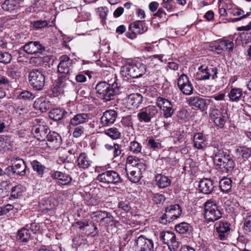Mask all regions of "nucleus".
I'll list each match as a JSON object with an SVG mask.
<instances>
[{
    "mask_svg": "<svg viewBox=\"0 0 251 251\" xmlns=\"http://www.w3.org/2000/svg\"><path fill=\"white\" fill-rule=\"evenodd\" d=\"M181 213V208L179 204L171 205L165 208V213L162 215L161 218L162 220H165L166 222H170L179 217Z\"/></svg>",
    "mask_w": 251,
    "mask_h": 251,
    "instance_id": "1a4fd4ad",
    "label": "nucleus"
},
{
    "mask_svg": "<svg viewBox=\"0 0 251 251\" xmlns=\"http://www.w3.org/2000/svg\"><path fill=\"white\" fill-rule=\"evenodd\" d=\"M214 188L213 181L210 178H203L199 182V189L204 194H211Z\"/></svg>",
    "mask_w": 251,
    "mask_h": 251,
    "instance_id": "aec40b11",
    "label": "nucleus"
},
{
    "mask_svg": "<svg viewBox=\"0 0 251 251\" xmlns=\"http://www.w3.org/2000/svg\"><path fill=\"white\" fill-rule=\"evenodd\" d=\"M76 163L77 167L80 169L86 170L91 166L93 161L87 154L81 152L77 157Z\"/></svg>",
    "mask_w": 251,
    "mask_h": 251,
    "instance_id": "412c9836",
    "label": "nucleus"
},
{
    "mask_svg": "<svg viewBox=\"0 0 251 251\" xmlns=\"http://www.w3.org/2000/svg\"><path fill=\"white\" fill-rule=\"evenodd\" d=\"M60 63L58 65V73L61 75L58 78H65L69 77L70 67L72 65V60L67 55H63L60 57Z\"/></svg>",
    "mask_w": 251,
    "mask_h": 251,
    "instance_id": "9b49d317",
    "label": "nucleus"
},
{
    "mask_svg": "<svg viewBox=\"0 0 251 251\" xmlns=\"http://www.w3.org/2000/svg\"><path fill=\"white\" fill-rule=\"evenodd\" d=\"M188 104L193 109H198L201 111L207 109L210 103V100L198 96L191 97L187 99Z\"/></svg>",
    "mask_w": 251,
    "mask_h": 251,
    "instance_id": "9d476101",
    "label": "nucleus"
},
{
    "mask_svg": "<svg viewBox=\"0 0 251 251\" xmlns=\"http://www.w3.org/2000/svg\"><path fill=\"white\" fill-rule=\"evenodd\" d=\"M193 147L198 150H203L207 147V141L206 136L201 132L194 134L193 138Z\"/></svg>",
    "mask_w": 251,
    "mask_h": 251,
    "instance_id": "a211bd4d",
    "label": "nucleus"
},
{
    "mask_svg": "<svg viewBox=\"0 0 251 251\" xmlns=\"http://www.w3.org/2000/svg\"><path fill=\"white\" fill-rule=\"evenodd\" d=\"M159 238L164 244H166L171 251H174L178 247L179 243L176 239L174 232L172 231H161Z\"/></svg>",
    "mask_w": 251,
    "mask_h": 251,
    "instance_id": "39448f33",
    "label": "nucleus"
},
{
    "mask_svg": "<svg viewBox=\"0 0 251 251\" xmlns=\"http://www.w3.org/2000/svg\"><path fill=\"white\" fill-rule=\"evenodd\" d=\"M96 179L105 184H118L122 182V179L118 173L114 171H107L99 174Z\"/></svg>",
    "mask_w": 251,
    "mask_h": 251,
    "instance_id": "20e7f679",
    "label": "nucleus"
},
{
    "mask_svg": "<svg viewBox=\"0 0 251 251\" xmlns=\"http://www.w3.org/2000/svg\"><path fill=\"white\" fill-rule=\"evenodd\" d=\"M155 181L157 185L160 188H165L169 186L171 181L169 177L162 174H157L156 175Z\"/></svg>",
    "mask_w": 251,
    "mask_h": 251,
    "instance_id": "c9c22d12",
    "label": "nucleus"
},
{
    "mask_svg": "<svg viewBox=\"0 0 251 251\" xmlns=\"http://www.w3.org/2000/svg\"><path fill=\"white\" fill-rule=\"evenodd\" d=\"M230 13L234 16H239V18H232L230 20V22H236L250 15V12H247L245 14V12L241 9L238 7H234L229 10Z\"/></svg>",
    "mask_w": 251,
    "mask_h": 251,
    "instance_id": "7c9ffc66",
    "label": "nucleus"
},
{
    "mask_svg": "<svg viewBox=\"0 0 251 251\" xmlns=\"http://www.w3.org/2000/svg\"><path fill=\"white\" fill-rule=\"evenodd\" d=\"M67 112L59 108L52 109L49 113V117L54 121H59L62 119Z\"/></svg>",
    "mask_w": 251,
    "mask_h": 251,
    "instance_id": "ea45409f",
    "label": "nucleus"
},
{
    "mask_svg": "<svg viewBox=\"0 0 251 251\" xmlns=\"http://www.w3.org/2000/svg\"><path fill=\"white\" fill-rule=\"evenodd\" d=\"M33 106L36 110H40L42 112H45L50 107V103L46 97H41L34 101Z\"/></svg>",
    "mask_w": 251,
    "mask_h": 251,
    "instance_id": "5701e85b",
    "label": "nucleus"
},
{
    "mask_svg": "<svg viewBox=\"0 0 251 251\" xmlns=\"http://www.w3.org/2000/svg\"><path fill=\"white\" fill-rule=\"evenodd\" d=\"M142 150V145L137 141L134 140L131 141L128 145V151L134 154H138L141 153Z\"/></svg>",
    "mask_w": 251,
    "mask_h": 251,
    "instance_id": "a18cd8bd",
    "label": "nucleus"
},
{
    "mask_svg": "<svg viewBox=\"0 0 251 251\" xmlns=\"http://www.w3.org/2000/svg\"><path fill=\"white\" fill-rule=\"evenodd\" d=\"M17 239L22 242H27L30 239V233L27 228L23 227L19 230L17 234Z\"/></svg>",
    "mask_w": 251,
    "mask_h": 251,
    "instance_id": "4c0bfd02",
    "label": "nucleus"
},
{
    "mask_svg": "<svg viewBox=\"0 0 251 251\" xmlns=\"http://www.w3.org/2000/svg\"><path fill=\"white\" fill-rule=\"evenodd\" d=\"M89 120V117L88 114L78 113L70 120V124L72 126H77L88 122Z\"/></svg>",
    "mask_w": 251,
    "mask_h": 251,
    "instance_id": "cd10ccee",
    "label": "nucleus"
},
{
    "mask_svg": "<svg viewBox=\"0 0 251 251\" xmlns=\"http://www.w3.org/2000/svg\"><path fill=\"white\" fill-rule=\"evenodd\" d=\"M132 196L128 194L126 197L119 200L118 207L119 209L125 211L129 212L131 209V202Z\"/></svg>",
    "mask_w": 251,
    "mask_h": 251,
    "instance_id": "c756f323",
    "label": "nucleus"
},
{
    "mask_svg": "<svg viewBox=\"0 0 251 251\" xmlns=\"http://www.w3.org/2000/svg\"><path fill=\"white\" fill-rule=\"evenodd\" d=\"M156 103L163 110L164 117L168 118L172 116L174 110L170 101L165 98L158 97L157 99Z\"/></svg>",
    "mask_w": 251,
    "mask_h": 251,
    "instance_id": "f8f14e48",
    "label": "nucleus"
},
{
    "mask_svg": "<svg viewBox=\"0 0 251 251\" xmlns=\"http://www.w3.org/2000/svg\"><path fill=\"white\" fill-rule=\"evenodd\" d=\"M136 251H154L153 241L141 235L135 239Z\"/></svg>",
    "mask_w": 251,
    "mask_h": 251,
    "instance_id": "0eeeda50",
    "label": "nucleus"
},
{
    "mask_svg": "<svg viewBox=\"0 0 251 251\" xmlns=\"http://www.w3.org/2000/svg\"><path fill=\"white\" fill-rule=\"evenodd\" d=\"M214 162L223 172L226 173L232 171L235 165L231 156L229 154L225 155L221 153L215 154L214 157Z\"/></svg>",
    "mask_w": 251,
    "mask_h": 251,
    "instance_id": "f03ea898",
    "label": "nucleus"
},
{
    "mask_svg": "<svg viewBox=\"0 0 251 251\" xmlns=\"http://www.w3.org/2000/svg\"><path fill=\"white\" fill-rule=\"evenodd\" d=\"M84 128L82 126H76L73 132V136L75 138H78L84 133Z\"/></svg>",
    "mask_w": 251,
    "mask_h": 251,
    "instance_id": "052dcab7",
    "label": "nucleus"
},
{
    "mask_svg": "<svg viewBox=\"0 0 251 251\" xmlns=\"http://www.w3.org/2000/svg\"><path fill=\"white\" fill-rule=\"evenodd\" d=\"M148 146L153 150L159 149L161 148L160 143L157 140H155L152 137L149 138Z\"/></svg>",
    "mask_w": 251,
    "mask_h": 251,
    "instance_id": "4d7b16f0",
    "label": "nucleus"
},
{
    "mask_svg": "<svg viewBox=\"0 0 251 251\" xmlns=\"http://www.w3.org/2000/svg\"><path fill=\"white\" fill-rule=\"evenodd\" d=\"M104 92L98 95V97L100 99H102L104 101H110L114 99L115 96L113 95L112 91L110 90V87L105 90Z\"/></svg>",
    "mask_w": 251,
    "mask_h": 251,
    "instance_id": "09e8293b",
    "label": "nucleus"
},
{
    "mask_svg": "<svg viewBox=\"0 0 251 251\" xmlns=\"http://www.w3.org/2000/svg\"><path fill=\"white\" fill-rule=\"evenodd\" d=\"M25 228H27L29 230H30L33 233H35L39 229V226L36 223H32L29 225L27 224Z\"/></svg>",
    "mask_w": 251,
    "mask_h": 251,
    "instance_id": "338daca9",
    "label": "nucleus"
},
{
    "mask_svg": "<svg viewBox=\"0 0 251 251\" xmlns=\"http://www.w3.org/2000/svg\"><path fill=\"white\" fill-rule=\"evenodd\" d=\"M19 98L23 100L30 101L34 99L35 96L29 91H24L19 94Z\"/></svg>",
    "mask_w": 251,
    "mask_h": 251,
    "instance_id": "3c124183",
    "label": "nucleus"
},
{
    "mask_svg": "<svg viewBox=\"0 0 251 251\" xmlns=\"http://www.w3.org/2000/svg\"><path fill=\"white\" fill-rule=\"evenodd\" d=\"M130 66H123L121 67L120 74L121 77H126L127 78H131L129 76L128 74H130Z\"/></svg>",
    "mask_w": 251,
    "mask_h": 251,
    "instance_id": "680f3d73",
    "label": "nucleus"
},
{
    "mask_svg": "<svg viewBox=\"0 0 251 251\" xmlns=\"http://www.w3.org/2000/svg\"><path fill=\"white\" fill-rule=\"evenodd\" d=\"M110 87V84L107 83L105 81H101L98 83L96 86V90L99 95L100 93L104 92V91L109 88Z\"/></svg>",
    "mask_w": 251,
    "mask_h": 251,
    "instance_id": "603ef678",
    "label": "nucleus"
},
{
    "mask_svg": "<svg viewBox=\"0 0 251 251\" xmlns=\"http://www.w3.org/2000/svg\"><path fill=\"white\" fill-rule=\"evenodd\" d=\"M215 226L218 236L221 240H224L230 229V225L226 222L220 221L215 224Z\"/></svg>",
    "mask_w": 251,
    "mask_h": 251,
    "instance_id": "6ab92c4d",
    "label": "nucleus"
},
{
    "mask_svg": "<svg viewBox=\"0 0 251 251\" xmlns=\"http://www.w3.org/2000/svg\"><path fill=\"white\" fill-rule=\"evenodd\" d=\"M29 83L36 90H40L45 85V79H29Z\"/></svg>",
    "mask_w": 251,
    "mask_h": 251,
    "instance_id": "8fccbe9b",
    "label": "nucleus"
},
{
    "mask_svg": "<svg viewBox=\"0 0 251 251\" xmlns=\"http://www.w3.org/2000/svg\"><path fill=\"white\" fill-rule=\"evenodd\" d=\"M51 177L53 179H57L59 183L64 185L70 184L72 180V178L70 175L57 171L52 174Z\"/></svg>",
    "mask_w": 251,
    "mask_h": 251,
    "instance_id": "bb28decb",
    "label": "nucleus"
},
{
    "mask_svg": "<svg viewBox=\"0 0 251 251\" xmlns=\"http://www.w3.org/2000/svg\"><path fill=\"white\" fill-rule=\"evenodd\" d=\"M117 116V112L114 110H108L104 112L101 117V122L103 126H108L115 121Z\"/></svg>",
    "mask_w": 251,
    "mask_h": 251,
    "instance_id": "4be33fe9",
    "label": "nucleus"
},
{
    "mask_svg": "<svg viewBox=\"0 0 251 251\" xmlns=\"http://www.w3.org/2000/svg\"><path fill=\"white\" fill-rule=\"evenodd\" d=\"M12 59L11 55L7 52L0 51V62L3 64H8Z\"/></svg>",
    "mask_w": 251,
    "mask_h": 251,
    "instance_id": "5fc2aeb1",
    "label": "nucleus"
},
{
    "mask_svg": "<svg viewBox=\"0 0 251 251\" xmlns=\"http://www.w3.org/2000/svg\"><path fill=\"white\" fill-rule=\"evenodd\" d=\"M234 47L233 42L228 40L220 41L219 44L214 47V50L218 54L221 53L224 50L232 51Z\"/></svg>",
    "mask_w": 251,
    "mask_h": 251,
    "instance_id": "b1692460",
    "label": "nucleus"
},
{
    "mask_svg": "<svg viewBox=\"0 0 251 251\" xmlns=\"http://www.w3.org/2000/svg\"><path fill=\"white\" fill-rule=\"evenodd\" d=\"M244 229L251 232V215H248L244 218Z\"/></svg>",
    "mask_w": 251,
    "mask_h": 251,
    "instance_id": "bf43d9fd",
    "label": "nucleus"
},
{
    "mask_svg": "<svg viewBox=\"0 0 251 251\" xmlns=\"http://www.w3.org/2000/svg\"><path fill=\"white\" fill-rule=\"evenodd\" d=\"M210 117L216 126L222 128L227 119V112L224 109L213 108L210 113Z\"/></svg>",
    "mask_w": 251,
    "mask_h": 251,
    "instance_id": "423d86ee",
    "label": "nucleus"
},
{
    "mask_svg": "<svg viewBox=\"0 0 251 251\" xmlns=\"http://www.w3.org/2000/svg\"><path fill=\"white\" fill-rule=\"evenodd\" d=\"M39 204L43 211H48L53 209L55 206L53 199L52 198H43Z\"/></svg>",
    "mask_w": 251,
    "mask_h": 251,
    "instance_id": "e433bc0d",
    "label": "nucleus"
},
{
    "mask_svg": "<svg viewBox=\"0 0 251 251\" xmlns=\"http://www.w3.org/2000/svg\"><path fill=\"white\" fill-rule=\"evenodd\" d=\"M1 7L4 10L12 11L18 9L19 5L13 0H5L2 4Z\"/></svg>",
    "mask_w": 251,
    "mask_h": 251,
    "instance_id": "de8ad7c7",
    "label": "nucleus"
},
{
    "mask_svg": "<svg viewBox=\"0 0 251 251\" xmlns=\"http://www.w3.org/2000/svg\"><path fill=\"white\" fill-rule=\"evenodd\" d=\"M25 191V188L20 184L13 187L11 191V195L9 199L10 200L18 199L22 196L23 193Z\"/></svg>",
    "mask_w": 251,
    "mask_h": 251,
    "instance_id": "37998d69",
    "label": "nucleus"
},
{
    "mask_svg": "<svg viewBox=\"0 0 251 251\" xmlns=\"http://www.w3.org/2000/svg\"><path fill=\"white\" fill-rule=\"evenodd\" d=\"M24 51L29 54L42 53L45 51L44 47L38 42L30 41L26 43L24 46Z\"/></svg>",
    "mask_w": 251,
    "mask_h": 251,
    "instance_id": "2eb2a0df",
    "label": "nucleus"
},
{
    "mask_svg": "<svg viewBox=\"0 0 251 251\" xmlns=\"http://www.w3.org/2000/svg\"><path fill=\"white\" fill-rule=\"evenodd\" d=\"M232 180L228 178L224 177L219 182V187L224 193H228L231 188Z\"/></svg>",
    "mask_w": 251,
    "mask_h": 251,
    "instance_id": "79ce46f5",
    "label": "nucleus"
},
{
    "mask_svg": "<svg viewBox=\"0 0 251 251\" xmlns=\"http://www.w3.org/2000/svg\"><path fill=\"white\" fill-rule=\"evenodd\" d=\"M114 217L112 214L107 211L106 212L104 217L100 219V222L103 223L106 226H110L112 222H113Z\"/></svg>",
    "mask_w": 251,
    "mask_h": 251,
    "instance_id": "864d4df0",
    "label": "nucleus"
},
{
    "mask_svg": "<svg viewBox=\"0 0 251 251\" xmlns=\"http://www.w3.org/2000/svg\"><path fill=\"white\" fill-rule=\"evenodd\" d=\"M129 29L136 34H142L147 30V27L144 26V23L140 21H137L130 24Z\"/></svg>",
    "mask_w": 251,
    "mask_h": 251,
    "instance_id": "f704fd0d",
    "label": "nucleus"
},
{
    "mask_svg": "<svg viewBox=\"0 0 251 251\" xmlns=\"http://www.w3.org/2000/svg\"><path fill=\"white\" fill-rule=\"evenodd\" d=\"M146 67L144 64H141L140 68L137 66H130V74H128L131 78H138L141 77L145 73Z\"/></svg>",
    "mask_w": 251,
    "mask_h": 251,
    "instance_id": "473e14b6",
    "label": "nucleus"
},
{
    "mask_svg": "<svg viewBox=\"0 0 251 251\" xmlns=\"http://www.w3.org/2000/svg\"><path fill=\"white\" fill-rule=\"evenodd\" d=\"M31 165L33 170L35 171L40 177H43L46 167L37 160H33L31 162Z\"/></svg>",
    "mask_w": 251,
    "mask_h": 251,
    "instance_id": "a19ab883",
    "label": "nucleus"
},
{
    "mask_svg": "<svg viewBox=\"0 0 251 251\" xmlns=\"http://www.w3.org/2000/svg\"><path fill=\"white\" fill-rule=\"evenodd\" d=\"M32 123L33 126L31 130L34 137L38 140L44 141L50 131L48 126L39 118L33 120Z\"/></svg>",
    "mask_w": 251,
    "mask_h": 251,
    "instance_id": "7ed1b4c3",
    "label": "nucleus"
},
{
    "mask_svg": "<svg viewBox=\"0 0 251 251\" xmlns=\"http://www.w3.org/2000/svg\"><path fill=\"white\" fill-rule=\"evenodd\" d=\"M242 95V90L240 88H232L228 93L229 99L232 101H238Z\"/></svg>",
    "mask_w": 251,
    "mask_h": 251,
    "instance_id": "49530a36",
    "label": "nucleus"
},
{
    "mask_svg": "<svg viewBox=\"0 0 251 251\" xmlns=\"http://www.w3.org/2000/svg\"><path fill=\"white\" fill-rule=\"evenodd\" d=\"M199 75H201L200 78H209L210 76H212V78L217 77V69L216 67H210V68H203V66H201L199 68Z\"/></svg>",
    "mask_w": 251,
    "mask_h": 251,
    "instance_id": "a878e982",
    "label": "nucleus"
},
{
    "mask_svg": "<svg viewBox=\"0 0 251 251\" xmlns=\"http://www.w3.org/2000/svg\"><path fill=\"white\" fill-rule=\"evenodd\" d=\"M13 208V206L11 204H7L4 206L0 207V215H5Z\"/></svg>",
    "mask_w": 251,
    "mask_h": 251,
    "instance_id": "774afa93",
    "label": "nucleus"
},
{
    "mask_svg": "<svg viewBox=\"0 0 251 251\" xmlns=\"http://www.w3.org/2000/svg\"><path fill=\"white\" fill-rule=\"evenodd\" d=\"M127 105L130 109L138 108L143 100V97L140 93H132L126 98Z\"/></svg>",
    "mask_w": 251,
    "mask_h": 251,
    "instance_id": "dca6fc26",
    "label": "nucleus"
},
{
    "mask_svg": "<svg viewBox=\"0 0 251 251\" xmlns=\"http://www.w3.org/2000/svg\"><path fill=\"white\" fill-rule=\"evenodd\" d=\"M7 169L10 175L23 176L25 174L26 165L23 159H18L14 165L9 166Z\"/></svg>",
    "mask_w": 251,
    "mask_h": 251,
    "instance_id": "ddd939ff",
    "label": "nucleus"
},
{
    "mask_svg": "<svg viewBox=\"0 0 251 251\" xmlns=\"http://www.w3.org/2000/svg\"><path fill=\"white\" fill-rule=\"evenodd\" d=\"M154 16L158 17L162 21L167 20L166 18V14L165 13L164 9L162 8H160L157 12L154 14Z\"/></svg>",
    "mask_w": 251,
    "mask_h": 251,
    "instance_id": "0e129e2a",
    "label": "nucleus"
},
{
    "mask_svg": "<svg viewBox=\"0 0 251 251\" xmlns=\"http://www.w3.org/2000/svg\"><path fill=\"white\" fill-rule=\"evenodd\" d=\"M176 231L181 234H189L192 230V226L187 223L182 222L175 226Z\"/></svg>",
    "mask_w": 251,
    "mask_h": 251,
    "instance_id": "58836bf2",
    "label": "nucleus"
},
{
    "mask_svg": "<svg viewBox=\"0 0 251 251\" xmlns=\"http://www.w3.org/2000/svg\"><path fill=\"white\" fill-rule=\"evenodd\" d=\"M28 73L29 78H46L48 77V73L41 68L29 70Z\"/></svg>",
    "mask_w": 251,
    "mask_h": 251,
    "instance_id": "72a5a7b5",
    "label": "nucleus"
},
{
    "mask_svg": "<svg viewBox=\"0 0 251 251\" xmlns=\"http://www.w3.org/2000/svg\"><path fill=\"white\" fill-rule=\"evenodd\" d=\"M46 138L48 146L52 149H58L61 144V137L56 132L49 131Z\"/></svg>",
    "mask_w": 251,
    "mask_h": 251,
    "instance_id": "f3484780",
    "label": "nucleus"
},
{
    "mask_svg": "<svg viewBox=\"0 0 251 251\" xmlns=\"http://www.w3.org/2000/svg\"><path fill=\"white\" fill-rule=\"evenodd\" d=\"M126 163L131 164L134 170H138L142 174L145 172L147 166L143 159H139L138 157L129 155L126 158Z\"/></svg>",
    "mask_w": 251,
    "mask_h": 251,
    "instance_id": "4468645a",
    "label": "nucleus"
},
{
    "mask_svg": "<svg viewBox=\"0 0 251 251\" xmlns=\"http://www.w3.org/2000/svg\"><path fill=\"white\" fill-rule=\"evenodd\" d=\"M104 133L113 140L119 139L121 136V133L118 128L115 127L105 129Z\"/></svg>",
    "mask_w": 251,
    "mask_h": 251,
    "instance_id": "c03bdc74",
    "label": "nucleus"
},
{
    "mask_svg": "<svg viewBox=\"0 0 251 251\" xmlns=\"http://www.w3.org/2000/svg\"><path fill=\"white\" fill-rule=\"evenodd\" d=\"M8 76L12 78H16L17 77H20L21 72L18 70L14 69H10L8 71Z\"/></svg>",
    "mask_w": 251,
    "mask_h": 251,
    "instance_id": "69168bd1",
    "label": "nucleus"
},
{
    "mask_svg": "<svg viewBox=\"0 0 251 251\" xmlns=\"http://www.w3.org/2000/svg\"><path fill=\"white\" fill-rule=\"evenodd\" d=\"M158 113V109L155 106L149 105L142 108L137 114L139 121L141 122L149 123L151 119L154 117Z\"/></svg>",
    "mask_w": 251,
    "mask_h": 251,
    "instance_id": "6e6552de",
    "label": "nucleus"
},
{
    "mask_svg": "<svg viewBox=\"0 0 251 251\" xmlns=\"http://www.w3.org/2000/svg\"><path fill=\"white\" fill-rule=\"evenodd\" d=\"M122 146L118 143H114V147L112 150L113 158H117L121 155L122 152Z\"/></svg>",
    "mask_w": 251,
    "mask_h": 251,
    "instance_id": "13d9d810",
    "label": "nucleus"
},
{
    "mask_svg": "<svg viewBox=\"0 0 251 251\" xmlns=\"http://www.w3.org/2000/svg\"><path fill=\"white\" fill-rule=\"evenodd\" d=\"M66 86L65 79H55L52 86V92L54 97H58L64 92Z\"/></svg>",
    "mask_w": 251,
    "mask_h": 251,
    "instance_id": "c85d7f7f",
    "label": "nucleus"
},
{
    "mask_svg": "<svg viewBox=\"0 0 251 251\" xmlns=\"http://www.w3.org/2000/svg\"><path fill=\"white\" fill-rule=\"evenodd\" d=\"M204 217L209 222H214L222 217L221 210L216 202L208 200L204 203Z\"/></svg>",
    "mask_w": 251,
    "mask_h": 251,
    "instance_id": "f257e3e1",
    "label": "nucleus"
},
{
    "mask_svg": "<svg viewBox=\"0 0 251 251\" xmlns=\"http://www.w3.org/2000/svg\"><path fill=\"white\" fill-rule=\"evenodd\" d=\"M126 171L128 179L132 183L138 182L142 177V174L132 167L128 169L126 167Z\"/></svg>",
    "mask_w": 251,
    "mask_h": 251,
    "instance_id": "2f4dec72",
    "label": "nucleus"
},
{
    "mask_svg": "<svg viewBox=\"0 0 251 251\" xmlns=\"http://www.w3.org/2000/svg\"><path fill=\"white\" fill-rule=\"evenodd\" d=\"M48 23L46 20H38L34 22L33 26L36 29H40L46 26Z\"/></svg>",
    "mask_w": 251,
    "mask_h": 251,
    "instance_id": "e2e57ef3",
    "label": "nucleus"
},
{
    "mask_svg": "<svg viewBox=\"0 0 251 251\" xmlns=\"http://www.w3.org/2000/svg\"><path fill=\"white\" fill-rule=\"evenodd\" d=\"M151 199L154 203L160 204L165 200V197L159 193H153L151 195Z\"/></svg>",
    "mask_w": 251,
    "mask_h": 251,
    "instance_id": "6e6d98bb",
    "label": "nucleus"
},
{
    "mask_svg": "<svg viewBox=\"0 0 251 251\" xmlns=\"http://www.w3.org/2000/svg\"><path fill=\"white\" fill-rule=\"evenodd\" d=\"M177 85L184 94L189 95L193 93V87L189 79H178Z\"/></svg>",
    "mask_w": 251,
    "mask_h": 251,
    "instance_id": "393cba45",
    "label": "nucleus"
}]
</instances>
